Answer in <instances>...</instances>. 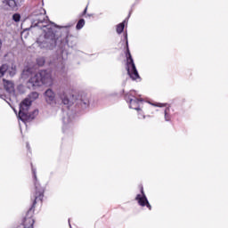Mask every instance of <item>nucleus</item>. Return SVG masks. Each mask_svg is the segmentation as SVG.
<instances>
[{
	"instance_id": "nucleus-1",
	"label": "nucleus",
	"mask_w": 228,
	"mask_h": 228,
	"mask_svg": "<svg viewBox=\"0 0 228 228\" xmlns=\"http://www.w3.org/2000/svg\"><path fill=\"white\" fill-rule=\"evenodd\" d=\"M37 99H38V93L32 92L28 94V98L23 100L20 103L19 117L22 122H31V120H35V118L38 115V110L28 112L31 102L37 101Z\"/></svg>"
},
{
	"instance_id": "nucleus-2",
	"label": "nucleus",
	"mask_w": 228,
	"mask_h": 228,
	"mask_svg": "<svg viewBox=\"0 0 228 228\" xmlns=\"http://www.w3.org/2000/svg\"><path fill=\"white\" fill-rule=\"evenodd\" d=\"M56 33H60V30H56V27H52V28L43 30V34L40 35L37 39L38 47H40V49L53 51V49L56 47V40H58V36H56Z\"/></svg>"
},
{
	"instance_id": "nucleus-3",
	"label": "nucleus",
	"mask_w": 228,
	"mask_h": 228,
	"mask_svg": "<svg viewBox=\"0 0 228 228\" xmlns=\"http://www.w3.org/2000/svg\"><path fill=\"white\" fill-rule=\"evenodd\" d=\"M32 172L34 175L35 179V188H36V195L35 200L33 201L32 207L29 208V210L27 213L26 217L23 219L22 224L24 228H33V224H35V219L31 217V215H29L33 209H35V206L37 205V200H42L44 199V189L40 186V183L37 182V169L32 167Z\"/></svg>"
},
{
	"instance_id": "nucleus-4",
	"label": "nucleus",
	"mask_w": 228,
	"mask_h": 228,
	"mask_svg": "<svg viewBox=\"0 0 228 228\" xmlns=\"http://www.w3.org/2000/svg\"><path fill=\"white\" fill-rule=\"evenodd\" d=\"M58 97L59 99H61L62 104H65L67 106H72V104L76 103L81 106V108H86L88 104H90V101L88 100V97H86V95H81L78 98L71 95L70 98H69V96H67V94H65V91H60L58 93Z\"/></svg>"
},
{
	"instance_id": "nucleus-5",
	"label": "nucleus",
	"mask_w": 228,
	"mask_h": 228,
	"mask_svg": "<svg viewBox=\"0 0 228 228\" xmlns=\"http://www.w3.org/2000/svg\"><path fill=\"white\" fill-rule=\"evenodd\" d=\"M33 24L40 29L47 31L56 27L54 23L49 20V18L45 15V10L41 9L39 13L34 12L33 14Z\"/></svg>"
},
{
	"instance_id": "nucleus-6",
	"label": "nucleus",
	"mask_w": 228,
	"mask_h": 228,
	"mask_svg": "<svg viewBox=\"0 0 228 228\" xmlns=\"http://www.w3.org/2000/svg\"><path fill=\"white\" fill-rule=\"evenodd\" d=\"M126 70L128 76L134 81L136 79H140V75L138 74V70L136 69V65H134V61H133V56H131V52L129 51V45L126 41Z\"/></svg>"
},
{
	"instance_id": "nucleus-7",
	"label": "nucleus",
	"mask_w": 228,
	"mask_h": 228,
	"mask_svg": "<svg viewBox=\"0 0 228 228\" xmlns=\"http://www.w3.org/2000/svg\"><path fill=\"white\" fill-rule=\"evenodd\" d=\"M59 33H61V37L66 38V42L69 47L76 45L77 39L74 36L69 35V28H60Z\"/></svg>"
},
{
	"instance_id": "nucleus-8",
	"label": "nucleus",
	"mask_w": 228,
	"mask_h": 228,
	"mask_svg": "<svg viewBox=\"0 0 228 228\" xmlns=\"http://www.w3.org/2000/svg\"><path fill=\"white\" fill-rule=\"evenodd\" d=\"M39 77L41 80V85H48L51 86L53 85V74L49 70H41L39 72Z\"/></svg>"
},
{
	"instance_id": "nucleus-9",
	"label": "nucleus",
	"mask_w": 228,
	"mask_h": 228,
	"mask_svg": "<svg viewBox=\"0 0 228 228\" xmlns=\"http://www.w3.org/2000/svg\"><path fill=\"white\" fill-rule=\"evenodd\" d=\"M141 194H137L135 200L138 201L139 206L147 207L149 209H151V203H149V200H147V196H145V192L143 191V187L141 188Z\"/></svg>"
},
{
	"instance_id": "nucleus-10",
	"label": "nucleus",
	"mask_w": 228,
	"mask_h": 228,
	"mask_svg": "<svg viewBox=\"0 0 228 228\" xmlns=\"http://www.w3.org/2000/svg\"><path fill=\"white\" fill-rule=\"evenodd\" d=\"M45 99L47 104H50V106H55L57 103L56 102V94H54V91L53 89L49 88L45 92Z\"/></svg>"
},
{
	"instance_id": "nucleus-11",
	"label": "nucleus",
	"mask_w": 228,
	"mask_h": 228,
	"mask_svg": "<svg viewBox=\"0 0 228 228\" xmlns=\"http://www.w3.org/2000/svg\"><path fill=\"white\" fill-rule=\"evenodd\" d=\"M28 88H35L36 86H42L39 73L32 75L27 83Z\"/></svg>"
},
{
	"instance_id": "nucleus-12",
	"label": "nucleus",
	"mask_w": 228,
	"mask_h": 228,
	"mask_svg": "<svg viewBox=\"0 0 228 228\" xmlns=\"http://www.w3.org/2000/svg\"><path fill=\"white\" fill-rule=\"evenodd\" d=\"M129 108H131L132 110H136L137 111H140V100L134 98H130L129 99Z\"/></svg>"
},
{
	"instance_id": "nucleus-13",
	"label": "nucleus",
	"mask_w": 228,
	"mask_h": 228,
	"mask_svg": "<svg viewBox=\"0 0 228 228\" xmlns=\"http://www.w3.org/2000/svg\"><path fill=\"white\" fill-rule=\"evenodd\" d=\"M4 86L6 92H8L9 94H12V92H15V87L13 86V82L12 81L4 79Z\"/></svg>"
},
{
	"instance_id": "nucleus-14",
	"label": "nucleus",
	"mask_w": 228,
	"mask_h": 228,
	"mask_svg": "<svg viewBox=\"0 0 228 228\" xmlns=\"http://www.w3.org/2000/svg\"><path fill=\"white\" fill-rule=\"evenodd\" d=\"M124 28H126V20L117 25V28H116L117 34L118 35L122 34V32L124 31Z\"/></svg>"
},
{
	"instance_id": "nucleus-15",
	"label": "nucleus",
	"mask_w": 228,
	"mask_h": 228,
	"mask_svg": "<svg viewBox=\"0 0 228 228\" xmlns=\"http://www.w3.org/2000/svg\"><path fill=\"white\" fill-rule=\"evenodd\" d=\"M8 71V65L4 64L0 67V77L4 76L6 72Z\"/></svg>"
},
{
	"instance_id": "nucleus-16",
	"label": "nucleus",
	"mask_w": 228,
	"mask_h": 228,
	"mask_svg": "<svg viewBox=\"0 0 228 228\" xmlns=\"http://www.w3.org/2000/svg\"><path fill=\"white\" fill-rule=\"evenodd\" d=\"M62 122L65 125L70 124L72 122V117L70 115L67 114L66 116L63 117Z\"/></svg>"
},
{
	"instance_id": "nucleus-17",
	"label": "nucleus",
	"mask_w": 228,
	"mask_h": 228,
	"mask_svg": "<svg viewBox=\"0 0 228 228\" xmlns=\"http://www.w3.org/2000/svg\"><path fill=\"white\" fill-rule=\"evenodd\" d=\"M37 63L39 67H44V65L45 64V58L44 57L37 58Z\"/></svg>"
},
{
	"instance_id": "nucleus-18",
	"label": "nucleus",
	"mask_w": 228,
	"mask_h": 228,
	"mask_svg": "<svg viewBox=\"0 0 228 228\" xmlns=\"http://www.w3.org/2000/svg\"><path fill=\"white\" fill-rule=\"evenodd\" d=\"M5 3L10 6V8H15V6H17L15 0H5Z\"/></svg>"
},
{
	"instance_id": "nucleus-19",
	"label": "nucleus",
	"mask_w": 228,
	"mask_h": 228,
	"mask_svg": "<svg viewBox=\"0 0 228 228\" xmlns=\"http://www.w3.org/2000/svg\"><path fill=\"white\" fill-rule=\"evenodd\" d=\"M85 26V20L81 19L78 20V22L77 23L76 28L77 29H82V28Z\"/></svg>"
},
{
	"instance_id": "nucleus-20",
	"label": "nucleus",
	"mask_w": 228,
	"mask_h": 228,
	"mask_svg": "<svg viewBox=\"0 0 228 228\" xmlns=\"http://www.w3.org/2000/svg\"><path fill=\"white\" fill-rule=\"evenodd\" d=\"M12 20H14V22H20V14H19V13L13 14Z\"/></svg>"
},
{
	"instance_id": "nucleus-21",
	"label": "nucleus",
	"mask_w": 228,
	"mask_h": 228,
	"mask_svg": "<svg viewBox=\"0 0 228 228\" xmlns=\"http://www.w3.org/2000/svg\"><path fill=\"white\" fill-rule=\"evenodd\" d=\"M168 111H170V109H169V108H167V109L165 110V120H166L167 122H169V120H170V116L168 115Z\"/></svg>"
},
{
	"instance_id": "nucleus-22",
	"label": "nucleus",
	"mask_w": 228,
	"mask_h": 228,
	"mask_svg": "<svg viewBox=\"0 0 228 228\" xmlns=\"http://www.w3.org/2000/svg\"><path fill=\"white\" fill-rule=\"evenodd\" d=\"M10 76H15V69L12 67V71H9Z\"/></svg>"
},
{
	"instance_id": "nucleus-23",
	"label": "nucleus",
	"mask_w": 228,
	"mask_h": 228,
	"mask_svg": "<svg viewBox=\"0 0 228 228\" xmlns=\"http://www.w3.org/2000/svg\"><path fill=\"white\" fill-rule=\"evenodd\" d=\"M27 74H29V70H23L22 77H26Z\"/></svg>"
},
{
	"instance_id": "nucleus-24",
	"label": "nucleus",
	"mask_w": 228,
	"mask_h": 228,
	"mask_svg": "<svg viewBox=\"0 0 228 228\" xmlns=\"http://www.w3.org/2000/svg\"><path fill=\"white\" fill-rule=\"evenodd\" d=\"M86 10H88V7H86V9L84 10L83 15H86Z\"/></svg>"
},
{
	"instance_id": "nucleus-25",
	"label": "nucleus",
	"mask_w": 228,
	"mask_h": 228,
	"mask_svg": "<svg viewBox=\"0 0 228 228\" xmlns=\"http://www.w3.org/2000/svg\"><path fill=\"white\" fill-rule=\"evenodd\" d=\"M27 148L29 149V143H27Z\"/></svg>"
},
{
	"instance_id": "nucleus-26",
	"label": "nucleus",
	"mask_w": 228,
	"mask_h": 228,
	"mask_svg": "<svg viewBox=\"0 0 228 228\" xmlns=\"http://www.w3.org/2000/svg\"><path fill=\"white\" fill-rule=\"evenodd\" d=\"M125 38H127V34H126Z\"/></svg>"
},
{
	"instance_id": "nucleus-27",
	"label": "nucleus",
	"mask_w": 228,
	"mask_h": 228,
	"mask_svg": "<svg viewBox=\"0 0 228 228\" xmlns=\"http://www.w3.org/2000/svg\"><path fill=\"white\" fill-rule=\"evenodd\" d=\"M0 49H1V41H0Z\"/></svg>"
}]
</instances>
